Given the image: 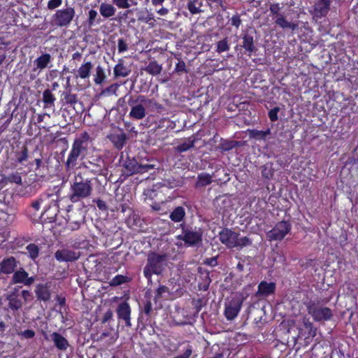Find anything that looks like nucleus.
Returning <instances> with one entry per match:
<instances>
[{"label": "nucleus", "instance_id": "1", "mask_svg": "<svg viewBox=\"0 0 358 358\" xmlns=\"http://www.w3.org/2000/svg\"><path fill=\"white\" fill-rule=\"evenodd\" d=\"M55 200L53 202L50 201L45 208H43L41 213L40 220L42 223H51L57 220V216L61 215L65 217L67 215V201L65 196H62L60 188H59L55 194H53Z\"/></svg>", "mask_w": 358, "mask_h": 358}, {"label": "nucleus", "instance_id": "2", "mask_svg": "<svg viewBox=\"0 0 358 358\" xmlns=\"http://www.w3.org/2000/svg\"><path fill=\"white\" fill-rule=\"evenodd\" d=\"M168 255L151 252L148 255L147 264L143 268V274L149 282H152V274L161 275L164 271Z\"/></svg>", "mask_w": 358, "mask_h": 358}, {"label": "nucleus", "instance_id": "3", "mask_svg": "<svg viewBox=\"0 0 358 358\" xmlns=\"http://www.w3.org/2000/svg\"><path fill=\"white\" fill-rule=\"evenodd\" d=\"M182 234L177 236L178 240H182L187 246H196L202 241L203 231L201 229L192 227L185 223L180 224Z\"/></svg>", "mask_w": 358, "mask_h": 358}, {"label": "nucleus", "instance_id": "4", "mask_svg": "<svg viewBox=\"0 0 358 358\" xmlns=\"http://www.w3.org/2000/svg\"><path fill=\"white\" fill-rule=\"evenodd\" d=\"M307 311L315 321H327L333 317L332 310L328 307L320 306L313 301H309L305 303Z\"/></svg>", "mask_w": 358, "mask_h": 358}, {"label": "nucleus", "instance_id": "5", "mask_svg": "<svg viewBox=\"0 0 358 358\" xmlns=\"http://www.w3.org/2000/svg\"><path fill=\"white\" fill-rule=\"evenodd\" d=\"M88 139V134L84 133L75 140L72 150L69 155V166L76 162L79 156L85 155L87 148Z\"/></svg>", "mask_w": 358, "mask_h": 358}, {"label": "nucleus", "instance_id": "6", "mask_svg": "<svg viewBox=\"0 0 358 358\" xmlns=\"http://www.w3.org/2000/svg\"><path fill=\"white\" fill-rule=\"evenodd\" d=\"M73 194L70 196V199L73 202H76L80 199L87 197L92 192V187L89 182H76L71 185Z\"/></svg>", "mask_w": 358, "mask_h": 358}, {"label": "nucleus", "instance_id": "7", "mask_svg": "<svg viewBox=\"0 0 358 358\" xmlns=\"http://www.w3.org/2000/svg\"><path fill=\"white\" fill-rule=\"evenodd\" d=\"M291 224L287 221H281L278 222L275 227L267 234V237L270 241H281L290 231Z\"/></svg>", "mask_w": 358, "mask_h": 358}, {"label": "nucleus", "instance_id": "8", "mask_svg": "<svg viewBox=\"0 0 358 358\" xmlns=\"http://www.w3.org/2000/svg\"><path fill=\"white\" fill-rule=\"evenodd\" d=\"M127 174L131 176L135 173H143L154 168L151 164H141L134 158L129 159L124 164Z\"/></svg>", "mask_w": 358, "mask_h": 358}, {"label": "nucleus", "instance_id": "9", "mask_svg": "<svg viewBox=\"0 0 358 358\" xmlns=\"http://www.w3.org/2000/svg\"><path fill=\"white\" fill-rule=\"evenodd\" d=\"M34 277H29V273L23 268H20L13 272L10 284L14 285L22 283L24 285L29 286L34 282Z\"/></svg>", "mask_w": 358, "mask_h": 358}, {"label": "nucleus", "instance_id": "10", "mask_svg": "<svg viewBox=\"0 0 358 358\" xmlns=\"http://www.w3.org/2000/svg\"><path fill=\"white\" fill-rule=\"evenodd\" d=\"M243 303L241 298H234L226 305L224 315L227 320H234L238 314Z\"/></svg>", "mask_w": 358, "mask_h": 358}, {"label": "nucleus", "instance_id": "11", "mask_svg": "<svg viewBox=\"0 0 358 358\" xmlns=\"http://www.w3.org/2000/svg\"><path fill=\"white\" fill-rule=\"evenodd\" d=\"M331 0H317L312 13L314 17L322 18L327 15L330 10Z\"/></svg>", "mask_w": 358, "mask_h": 358}, {"label": "nucleus", "instance_id": "12", "mask_svg": "<svg viewBox=\"0 0 358 358\" xmlns=\"http://www.w3.org/2000/svg\"><path fill=\"white\" fill-rule=\"evenodd\" d=\"M238 236V234L227 228L223 229L219 233L220 241L229 248L236 247V238Z\"/></svg>", "mask_w": 358, "mask_h": 358}, {"label": "nucleus", "instance_id": "13", "mask_svg": "<svg viewBox=\"0 0 358 358\" xmlns=\"http://www.w3.org/2000/svg\"><path fill=\"white\" fill-rule=\"evenodd\" d=\"M65 152L66 149H62L59 153L56 152L54 153L53 156L48 158V164H52L55 171H60L63 166L67 168V161L65 160Z\"/></svg>", "mask_w": 358, "mask_h": 358}, {"label": "nucleus", "instance_id": "14", "mask_svg": "<svg viewBox=\"0 0 358 358\" xmlns=\"http://www.w3.org/2000/svg\"><path fill=\"white\" fill-rule=\"evenodd\" d=\"M17 266V262L14 257L4 258L0 262V273L11 274L13 273Z\"/></svg>", "mask_w": 358, "mask_h": 358}, {"label": "nucleus", "instance_id": "15", "mask_svg": "<svg viewBox=\"0 0 358 358\" xmlns=\"http://www.w3.org/2000/svg\"><path fill=\"white\" fill-rule=\"evenodd\" d=\"M117 314L119 319L124 320L127 327L131 326L130 322L131 309L129 305L127 302H122L118 305Z\"/></svg>", "mask_w": 358, "mask_h": 358}, {"label": "nucleus", "instance_id": "16", "mask_svg": "<svg viewBox=\"0 0 358 358\" xmlns=\"http://www.w3.org/2000/svg\"><path fill=\"white\" fill-rule=\"evenodd\" d=\"M53 194L50 193H43L40 195L38 199L35 200L31 203V207L35 210H38L41 207L45 208L46 205L50 203V201L53 202L55 198H53Z\"/></svg>", "mask_w": 358, "mask_h": 358}, {"label": "nucleus", "instance_id": "17", "mask_svg": "<svg viewBox=\"0 0 358 358\" xmlns=\"http://www.w3.org/2000/svg\"><path fill=\"white\" fill-rule=\"evenodd\" d=\"M275 289V284L274 282H267L262 281L258 285V290L256 292L257 297L267 296L274 293Z\"/></svg>", "mask_w": 358, "mask_h": 358}, {"label": "nucleus", "instance_id": "18", "mask_svg": "<svg viewBox=\"0 0 358 358\" xmlns=\"http://www.w3.org/2000/svg\"><path fill=\"white\" fill-rule=\"evenodd\" d=\"M35 293L37 300L48 301L50 299V287L47 284L39 283L36 286Z\"/></svg>", "mask_w": 358, "mask_h": 358}, {"label": "nucleus", "instance_id": "19", "mask_svg": "<svg viewBox=\"0 0 358 358\" xmlns=\"http://www.w3.org/2000/svg\"><path fill=\"white\" fill-rule=\"evenodd\" d=\"M242 39L243 44L241 46L245 49V52L248 53V55L257 52V48L255 45V41L252 36L245 34L242 36Z\"/></svg>", "mask_w": 358, "mask_h": 358}, {"label": "nucleus", "instance_id": "20", "mask_svg": "<svg viewBox=\"0 0 358 358\" xmlns=\"http://www.w3.org/2000/svg\"><path fill=\"white\" fill-rule=\"evenodd\" d=\"M145 115V108L143 104L132 106L129 112V117L135 120H142Z\"/></svg>", "mask_w": 358, "mask_h": 358}, {"label": "nucleus", "instance_id": "21", "mask_svg": "<svg viewBox=\"0 0 358 358\" xmlns=\"http://www.w3.org/2000/svg\"><path fill=\"white\" fill-rule=\"evenodd\" d=\"M108 138L113 143L114 146L118 150H120L123 148L127 139V136L124 133H121L119 134H111L108 136Z\"/></svg>", "mask_w": 358, "mask_h": 358}, {"label": "nucleus", "instance_id": "22", "mask_svg": "<svg viewBox=\"0 0 358 358\" xmlns=\"http://www.w3.org/2000/svg\"><path fill=\"white\" fill-rule=\"evenodd\" d=\"M195 142L196 138L192 136L188 138H186L182 143L178 145L175 149L178 152H186L194 147Z\"/></svg>", "mask_w": 358, "mask_h": 358}, {"label": "nucleus", "instance_id": "23", "mask_svg": "<svg viewBox=\"0 0 358 358\" xmlns=\"http://www.w3.org/2000/svg\"><path fill=\"white\" fill-rule=\"evenodd\" d=\"M130 72L131 70L124 65L122 59H120L118 64L114 67V76L115 78L127 77Z\"/></svg>", "mask_w": 358, "mask_h": 358}, {"label": "nucleus", "instance_id": "24", "mask_svg": "<svg viewBox=\"0 0 358 358\" xmlns=\"http://www.w3.org/2000/svg\"><path fill=\"white\" fill-rule=\"evenodd\" d=\"M71 109L78 113L83 110V107L81 103L77 101L76 95L69 94V114L72 113Z\"/></svg>", "mask_w": 358, "mask_h": 358}, {"label": "nucleus", "instance_id": "25", "mask_svg": "<svg viewBox=\"0 0 358 358\" xmlns=\"http://www.w3.org/2000/svg\"><path fill=\"white\" fill-rule=\"evenodd\" d=\"M185 216V208L182 206H178L171 213L169 217L174 222H180L184 219Z\"/></svg>", "mask_w": 358, "mask_h": 358}, {"label": "nucleus", "instance_id": "26", "mask_svg": "<svg viewBox=\"0 0 358 358\" xmlns=\"http://www.w3.org/2000/svg\"><path fill=\"white\" fill-rule=\"evenodd\" d=\"M6 299L8 301V307L10 310L15 312L22 308L23 303L19 297L6 296Z\"/></svg>", "mask_w": 358, "mask_h": 358}, {"label": "nucleus", "instance_id": "27", "mask_svg": "<svg viewBox=\"0 0 358 358\" xmlns=\"http://www.w3.org/2000/svg\"><path fill=\"white\" fill-rule=\"evenodd\" d=\"M52 338L55 346L59 350H65L67 345V340L57 332L52 334Z\"/></svg>", "mask_w": 358, "mask_h": 358}, {"label": "nucleus", "instance_id": "28", "mask_svg": "<svg viewBox=\"0 0 358 358\" xmlns=\"http://www.w3.org/2000/svg\"><path fill=\"white\" fill-rule=\"evenodd\" d=\"M99 11L102 16L108 18L115 15V8L111 4L102 3L100 5Z\"/></svg>", "mask_w": 358, "mask_h": 358}, {"label": "nucleus", "instance_id": "29", "mask_svg": "<svg viewBox=\"0 0 358 358\" xmlns=\"http://www.w3.org/2000/svg\"><path fill=\"white\" fill-rule=\"evenodd\" d=\"M275 22L282 29L295 30L297 28L296 24L288 22L282 15H280V16L275 20Z\"/></svg>", "mask_w": 358, "mask_h": 358}, {"label": "nucleus", "instance_id": "30", "mask_svg": "<svg viewBox=\"0 0 358 358\" xmlns=\"http://www.w3.org/2000/svg\"><path fill=\"white\" fill-rule=\"evenodd\" d=\"M55 22L59 26L67 24V8L57 11Z\"/></svg>", "mask_w": 358, "mask_h": 358}, {"label": "nucleus", "instance_id": "31", "mask_svg": "<svg viewBox=\"0 0 358 358\" xmlns=\"http://www.w3.org/2000/svg\"><path fill=\"white\" fill-rule=\"evenodd\" d=\"M212 177L207 173H201L198 176V180L196 183V187H206L212 182Z\"/></svg>", "mask_w": 358, "mask_h": 358}, {"label": "nucleus", "instance_id": "32", "mask_svg": "<svg viewBox=\"0 0 358 358\" xmlns=\"http://www.w3.org/2000/svg\"><path fill=\"white\" fill-rule=\"evenodd\" d=\"M51 57L49 54H43L35 60L38 69H43L48 66L50 62Z\"/></svg>", "mask_w": 358, "mask_h": 358}, {"label": "nucleus", "instance_id": "33", "mask_svg": "<svg viewBox=\"0 0 358 358\" xmlns=\"http://www.w3.org/2000/svg\"><path fill=\"white\" fill-rule=\"evenodd\" d=\"M145 71L152 76L159 75L162 70V67L161 65L158 64L156 62H151L145 69Z\"/></svg>", "mask_w": 358, "mask_h": 358}, {"label": "nucleus", "instance_id": "34", "mask_svg": "<svg viewBox=\"0 0 358 358\" xmlns=\"http://www.w3.org/2000/svg\"><path fill=\"white\" fill-rule=\"evenodd\" d=\"M92 69V64L88 62L83 64L78 69V75L81 78H88L90 71Z\"/></svg>", "mask_w": 358, "mask_h": 358}, {"label": "nucleus", "instance_id": "35", "mask_svg": "<svg viewBox=\"0 0 358 358\" xmlns=\"http://www.w3.org/2000/svg\"><path fill=\"white\" fill-rule=\"evenodd\" d=\"M26 250L29 254V257L35 260L39 255V248L37 245L34 243H30L26 247Z\"/></svg>", "mask_w": 358, "mask_h": 358}, {"label": "nucleus", "instance_id": "36", "mask_svg": "<svg viewBox=\"0 0 358 358\" xmlns=\"http://www.w3.org/2000/svg\"><path fill=\"white\" fill-rule=\"evenodd\" d=\"M43 101L45 106L53 105L55 98L50 90H45L43 93Z\"/></svg>", "mask_w": 358, "mask_h": 358}, {"label": "nucleus", "instance_id": "37", "mask_svg": "<svg viewBox=\"0 0 358 358\" xmlns=\"http://www.w3.org/2000/svg\"><path fill=\"white\" fill-rule=\"evenodd\" d=\"M201 3L199 0H192L187 4V8L191 13L196 14L200 13Z\"/></svg>", "mask_w": 358, "mask_h": 358}, {"label": "nucleus", "instance_id": "38", "mask_svg": "<svg viewBox=\"0 0 358 358\" xmlns=\"http://www.w3.org/2000/svg\"><path fill=\"white\" fill-rule=\"evenodd\" d=\"M303 324L305 328L308 330L309 336L315 337L317 334V329L314 327L313 323L308 318L303 317Z\"/></svg>", "mask_w": 358, "mask_h": 358}, {"label": "nucleus", "instance_id": "39", "mask_svg": "<svg viewBox=\"0 0 358 358\" xmlns=\"http://www.w3.org/2000/svg\"><path fill=\"white\" fill-rule=\"evenodd\" d=\"M106 79L104 70L100 66L96 69V74L94 75V82L97 85L101 84Z\"/></svg>", "mask_w": 358, "mask_h": 358}, {"label": "nucleus", "instance_id": "40", "mask_svg": "<svg viewBox=\"0 0 358 358\" xmlns=\"http://www.w3.org/2000/svg\"><path fill=\"white\" fill-rule=\"evenodd\" d=\"M229 50V45L228 43L227 38H224V39L217 42L216 51L218 53H221L222 52H225Z\"/></svg>", "mask_w": 358, "mask_h": 358}, {"label": "nucleus", "instance_id": "41", "mask_svg": "<svg viewBox=\"0 0 358 358\" xmlns=\"http://www.w3.org/2000/svg\"><path fill=\"white\" fill-rule=\"evenodd\" d=\"M6 180L10 182L15 183V184H18V185L21 184V182H22V178H21L20 173H19L17 171L9 174L7 176Z\"/></svg>", "mask_w": 358, "mask_h": 358}, {"label": "nucleus", "instance_id": "42", "mask_svg": "<svg viewBox=\"0 0 358 358\" xmlns=\"http://www.w3.org/2000/svg\"><path fill=\"white\" fill-rule=\"evenodd\" d=\"M128 278L122 275H117L110 282V285L117 286L127 281Z\"/></svg>", "mask_w": 358, "mask_h": 358}, {"label": "nucleus", "instance_id": "43", "mask_svg": "<svg viewBox=\"0 0 358 358\" xmlns=\"http://www.w3.org/2000/svg\"><path fill=\"white\" fill-rule=\"evenodd\" d=\"M55 257L56 259L59 262H67V250L66 249H62V250H58L55 254Z\"/></svg>", "mask_w": 358, "mask_h": 358}, {"label": "nucleus", "instance_id": "44", "mask_svg": "<svg viewBox=\"0 0 358 358\" xmlns=\"http://www.w3.org/2000/svg\"><path fill=\"white\" fill-rule=\"evenodd\" d=\"M28 157V149L26 146L22 148V151L17 155V160L20 163H22L24 161L27 160Z\"/></svg>", "mask_w": 358, "mask_h": 358}, {"label": "nucleus", "instance_id": "45", "mask_svg": "<svg viewBox=\"0 0 358 358\" xmlns=\"http://www.w3.org/2000/svg\"><path fill=\"white\" fill-rule=\"evenodd\" d=\"M251 244L252 241L247 236H244L241 238H238V236L236 238V247L239 246L242 248Z\"/></svg>", "mask_w": 358, "mask_h": 358}, {"label": "nucleus", "instance_id": "46", "mask_svg": "<svg viewBox=\"0 0 358 358\" xmlns=\"http://www.w3.org/2000/svg\"><path fill=\"white\" fill-rule=\"evenodd\" d=\"M119 87V85L117 83H114L111 85L110 86L106 87V89L103 90L101 92V94H115Z\"/></svg>", "mask_w": 358, "mask_h": 358}, {"label": "nucleus", "instance_id": "47", "mask_svg": "<svg viewBox=\"0 0 358 358\" xmlns=\"http://www.w3.org/2000/svg\"><path fill=\"white\" fill-rule=\"evenodd\" d=\"M250 137L256 139V140H264L265 137L264 136L263 131H259L257 129H253L250 131Z\"/></svg>", "mask_w": 358, "mask_h": 358}, {"label": "nucleus", "instance_id": "48", "mask_svg": "<svg viewBox=\"0 0 358 358\" xmlns=\"http://www.w3.org/2000/svg\"><path fill=\"white\" fill-rule=\"evenodd\" d=\"M18 335L24 338L29 339L35 336V331L32 329H26L23 331L18 333Z\"/></svg>", "mask_w": 358, "mask_h": 358}, {"label": "nucleus", "instance_id": "49", "mask_svg": "<svg viewBox=\"0 0 358 358\" xmlns=\"http://www.w3.org/2000/svg\"><path fill=\"white\" fill-rule=\"evenodd\" d=\"M280 111L279 107H275L268 112V117L271 121L275 122L278 120V113Z\"/></svg>", "mask_w": 358, "mask_h": 358}, {"label": "nucleus", "instance_id": "50", "mask_svg": "<svg viewBox=\"0 0 358 358\" xmlns=\"http://www.w3.org/2000/svg\"><path fill=\"white\" fill-rule=\"evenodd\" d=\"M169 292V288L164 285H161L158 287L156 291V294L154 300L157 301V300L162 296V294L165 292Z\"/></svg>", "mask_w": 358, "mask_h": 358}, {"label": "nucleus", "instance_id": "51", "mask_svg": "<svg viewBox=\"0 0 358 358\" xmlns=\"http://www.w3.org/2000/svg\"><path fill=\"white\" fill-rule=\"evenodd\" d=\"M220 147L222 150L228 151L234 148V141H224L221 143Z\"/></svg>", "mask_w": 358, "mask_h": 358}, {"label": "nucleus", "instance_id": "52", "mask_svg": "<svg viewBox=\"0 0 358 358\" xmlns=\"http://www.w3.org/2000/svg\"><path fill=\"white\" fill-rule=\"evenodd\" d=\"M129 1V0H113V2L120 8H128L130 6Z\"/></svg>", "mask_w": 358, "mask_h": 358}, {"label": "nucleus", "instance_id": "53", "mask_svg": "<svg viewBox=\"0 0 358 358\" xmlns=\"http://www.w3.org/2000/svg\"><path fill=\"white\" fill-rule=\"evenodd\" d=\"M262 174L264 178L267 179H269L273 176L271 169L266 166H262Z\"/></svg>", "mask_w": 358, "mask_h": 358}, {"label": "nucleus", "instance_id": "54", "mask_svg": "<svg viewBox=\"0 0 358 358\" xmlns=\"http://www.w3.org/2000/svg\"><path fill=\"white\" fill-rule=\"evenodd\" d=\"M147 101H146V103H145V107H148V108L151 107V108H155L157 109L162 108V105L159 103H157L154 99H148Z\"/></svg>", "mask_w": 358, "mask_h": 358}, {"label": "nucleus", "instance_id": "55", "mask_svg": "<svg viewBox=\"0 0 358 358\" xmlns=\"http://www.w3.org/2000/svg\"><path fill=\"white\" fill-rule=\"evenodd\" d=\"M175 71L178 73L187 72L185 63L183 61H179L176 64Z\"/></svg>", "mask_w": 358, "mask_h": 358}, {"label": "nucleus", "instance_id": "56", "mask_svg": "<svg viewBox=\"0 0 358 358\" xmlns=\"http://www.w3.org/2000/svg\"><path fill=\"white\" fill-rule=\"evenodd\" d=\"M118 51L120 52H124L128 49V45L123 38H120L117 43Z\"/></svg>", "mask_w": 358, "mask_h": 358}, {"label": "nucleus", "instance_id": "57", "mask_svg": "<svg viewBox=\"0 0 358 358\" xmlns=\"http://www.w3.org/2000/svg\"><path fill=\"white\" fill-rule=\"evenodd\" d=\"M97 15L98 13L96 10L92 9L89 11L88 24L90 26H92L94 23Z\"/></svg>", "mask_w": 358, "mask_h": 358}, {"label": "nucleus", "instance_id": "58", "mask_svg": "<svg viewBox=\"0 0 358 358\" xmlns=\"http://www.w3.org/2000/svg\"><path fill=\"white\" fill-rule=\"evenodd\" d=\"M280 10V7L279 3H273L270 6V11L272 14L276 15L278 17L280 16L281 14L279 13Z\"/></svg>", "mask_w": 358, "mask_h": 358}, {"label": "nucleus", "instance_id": "59", "mask_svg": "<svg viewBox=\"0 0 358 358\" xmlns=\"http://www.w3.org/2000/svg\"><path fill=\"white\" fill-rule=\"evenodd\" d=\"M62 3V0H50L48 3L49 9H55L59 6Z\"/></svg>", "mask_w": 358, "mask_h": 358}, {"label": "nucleus", "instance_id": "60", "mask_svg": "<svg viewBox=\"0 0 358 358\" xmlns=\"http://www.w3.org/2000/svg\"><path fill=\"white\" fill-rule=\"evenodd\" d=\"M21 295L25 302L31 301L33 298L32 294L29 290H22Z\"/></svg>", "mask_w": 358, "mask_h": 358}, {"label": "nucleus", "instance_id": "61", "mask_svg": "<svg viewBox=\"0 0 358 358\" xmlns=\"http://www.w3.org/2000/svg\"><path fill=\"white\" fill-rule=\"evenodd\" d=\"M203 264L210 266H215L217 264V257H213L211 258L206 259L203 262Z\"/></svg>", "mask_w": 358, "mask_h": 358}, {"label": "nucleus", "instance_id": "62", "mask_svg": "<svg viewBox=\"0 0 358 358\" xmlns=\"http://www.w3.org/2000/svg\"><path fill=\"white\" fill-rule=\"evenodd\" d=\"M231 24L233 26H235L236 28H238L241 24V20L238 15H234L231 17Z\"/></svg>", "mask_w": 358, "mask_h": 358}, {"label": "nucleus", "instance_id": "63", "mask_svg": "<svg viewBox=\"0 0 358 358\" xmlns=\"http://www.w3.org/2000/svg\"><path fill=\"white\" fill-rule=\"evenodd\" d=\"M19 286L15 287L6 296L9 297H19V291H20Z\"/></svg>", "mask_w": 358, "mask_h": 358}, {"label": "nucleus", "instance_id": "64", "mask_svg": "<svg viewBox=\"0 0 358 358\" xmlns=\"http://www.w3.org/2000/svg\"><path fill=\"white\" fill-rule=\"evenodd\" d=\"M113 311L111 310H108L103 315L102 323L109 321L113 317Z\"/></svg>", "mask_w": 358, "mask_h": 358}]
</instances>
